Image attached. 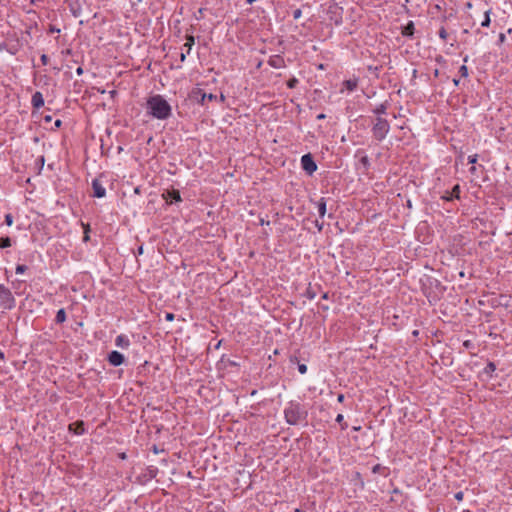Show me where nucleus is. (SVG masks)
Here are the masks:
<instances>
[{"instance_id": "f257e3e1", "label": "nucleus", "mask_w": 512, "mask_h": 512, "mask_svg": "<svg viewBox=\"0 0 512 512\" xmlns=\"http://www.w3.org/2000/svg\"><path fill=\"white\" fill-rule=\"evenodd\" d=\"M284 419L288 425L291 426H307L308 425V408L297 400H290L287 402L284 410Z\"/></svg>"}, {"instance_id": "f03ea898", "label": "nucleus", "mask_w": 512, "mask_h": 512, "mask_svg": "<svg viewBox=\"0 0 512 512\" xmlns=\"http://www.w3.org/2000/svg\"><path fill=\"white\" fill-rule=\"evenodd\" d=\"M420 288L430 304L438 302L446 292V286L430 275H424L420 278Z\"/></svg>"}, {"instance_id": "7ed1b4c3", "label": "nucleus", "mask_w": 512, "mask_h": 512, "mask_svg": "<svg viewBox=\"0 0 512 512\" xmlns=\"http://www.w3.org/2000/svg\"><path fill=\"white\" fill-rule=\"evenodd\" d=\"M147 110L157 119H167L171 115V106L161 95L148 98Z\"/></svg>"}, {"instance_id": "20e7f679", "label": "nucleus", "mask_w": 512, "mask_h": 512, "mask_svg": "<svg viewBox=\"0 0 512 512\" xmlns=\"http://www.w3.org/2000/svg\"><path fill=\"white\" fill-rule=\"evenodd\" d=\"M108 181V175L105 172L100 173L96 178H94L91 183V196L94 198H104L106 196V189L104 184Z\"/></svg>"}, {"instance_id": "39448f33", "label": "nucleus", "mask_w": 512, "mask_h": 512, "mask_svg": "<svg viewBox=\"0 0 512 512\" xmlns=\"http://www.w3.org/2000/svg\"><path fill=\"white\" fill-rule=\"evenodd\" d=\"M16 306V300L11 290L4 284H0V309L12 310Z\"/></svg>"}, {"instance_id": "423d86ee", "label": "nucleus", "mask_w": 512, "mask_h": 512, "mask_svg": "<svg viewBox=\"0 0 512 512\" xmlns=\"http://www.w3.org/2000/svg\"><path fill=\"white\" fill-rule=\"evenodd\" d=\"M301 168L305 173L309 176H312L317 171V164L314 160V157L311 153H306L302 155L300 160Z\"/></svg>"}, {"instance_id": "0eeeda50", "label": "nucleus", "mask_w": 512, "mask_h": 512, "mask_svg": "<svg viewBox=\"0 0 512 512\" xmlns=\"http://www.w3.org/2000/svg\"><path fill=\"white\" fill-rule=\"evenodd\" d=\"M159 470L156 466H147L144 471L136 477V483L146 485L149 481L156 478Z\"/></svg>"}, {"instance_id": "6e6552de", "label": "nucleus", "mask_w": 512, "mask_h": 512, "mask_svg": "<svg viewBox=\"0 0 512 512\" xmlns=\"http://www.w3.org/2000/svg\"><path fill=\"white\" fill-rule=\"evenodd\" d=\"M167 205L178 204L182 202V197L178 189H165L161 195Z\"/></svg>"}, {"instance_id": "1a4fd4ad", "label": "nucleus", "mask_w": 512, "mask_h": 512, "mask_svg": "<svg viewBox=\"0 0 512 512\" xmlns=\"http://www.w3.org/2000/svg\"><path fill=\"white\" fill-rule=\"evenodd\" d=\"M130 132H133L135 134V140H139V136L143 137V143L146 150L149 149V147H156V144L154 142V136L150 133H145L144 130H130Z\"/></svg>"}, {"instance_id": "9d476101", "label": "nucleus", "mask_w": 512, "mask_h": 512, "mask_svg": "<svg viewBox=\"0 0 512 512\" xmlns=\"http://www.w3.org/2000/svg\"><path fill=\"white\" fill-rule=\"evenodd\" d=\"M106 360L111 366L118 367L125 363L126 358L121 352L112 350L107 354Z\"/></svg>"}, {"instance_id": "9b49d317", "label": "nucleus", "mask_w": 512, "mask_h": 512, "mask_svg": "<svg viewBox=\"0 0 512 512\" xmlns=\"http://www.w3.org/2000/svg\"><path fill=\"white\" fill-rule=\"evenodd\" d=\"M69 433L73 435H83L86 432L85 422L83 420H77L68 425Z\"/></svg>"}, {"instance_id": "f8f14e48", "label": "nucleus", "mask_w": 512, "mask_h": 512, "mask_svg": "<svg viewBox=\"0 0 512 512\" xmlns=\"http://www.w3.org/2000/svg\"><path fill=\"white\" fill-rule=\"evenodd\" d=\"M229 367L239 368L240 364L237 361L230 359L228 356L222 355V357L220 358V360L217 363V368L220 370V369H227Z\"/></svg>"}, {"instance_id": "ddd939ff", "label": "nucleus", "mask_w": 512, "mask_h": 512, "mask_svg": "<svg viewBox=\"0 0 512 512\" xmlns=\"http://www.w3.org/2000/svg\"><path fill=\"white\" fill-rule=\"evenodd\" d=\"M310 202L313 203L318 211L319 217L321 219L324 218L327 212V200L324 197H321L319 200L315 201L313 199H310Z\"/></svg>"}, {"instance_id": "4468645a", "label": "nucleus", "mask_w": 512, "mask_h": 512, "mask_svg": "<svg viewBox=\"0 0 512 512\" xmlns=\"http://www.w3.org/2000/svg\"><path fill=\"white\" fill-rule=\"evenodd\" d=\"M115 137L117 141L123 145H128L130 141L135 140V135L133 136L129 131L126 130L118 131Z\"/></svg>"}, {"instance_id": "2eb2a0df", "label": "nucleus", "mask_w": 512, "mask_h": 512, "mask_svg": "<svg viewBox=\"0 0 512 512\" xmlns=\"http://www.w3.org/2000/svg\"><path fill=\"white\" fill-rule=\"evenodd\" d=\"M370 159L367 155H362L359 157L356 169L360 170L362 174H367L368 170L370 169Z\"/></svg>"}, {"instance_id": "dca6fc26", "label": "nucleus", "mask_w": 512, "mask_h": 512, "mask_svg": "<svg viewBox=\"0 0 512 512\" xmlns=\"http://www.w3.org/2000/svg\"><path fill=\"white\" fill-rule=\"evenodd\" d=\"M27 498L34 506H40L44 501V495L39 491H30Z\"/></svg>"}, {"instance_id": "f3484780", "label": "nucleus", "mask_w": 512, "mask_h": 512, "mask_svg": "<svg viewBox=\"0 0 512 512\" xmlns=\"http://www.w3.org/2000/svg\"><path fill=\"white\" fill-rule=\"evenodd\" d=\"M268 64L276 69L285 67V60L281 55H273L269 58Z\"/></svg>"}, {"instance_id": "a211bd4d", "label": "nucleus", "mask_w": 512, "mask_h": 512, "mask_svg": "<svg viewBox=\"0 0 512 512\" xmlns=\"http://www.w3.org/2000/svg\"><path fill=\"white\" fill-rule=\"evenodd\" d=\"M358 82H359V79L357 77L343 81V83H342L343 87L340 90V92H343L344 90H347L349 92L354 91L358 87Z\"/></svg>"}, {"instance_id": "6ab92c4d", "label": "nucleus", "mask_w": 512, "mask_h": 512, "mask_svg": "<svg viewBox=\"0 0 512 512\" xmlns=\"http://www.w3.org/2000/svg\"><path fill=\"white\" fill-rule=\"evenodd\" d=\"M130 343V339L125 334H120L115 339V345L121 349H128Z\"/></svg>"}, {"instance_id": "aec40b11", "label": "nucleus", "mask_w": 512, "mask_h": 512, "mask_svg": "<svg viewBox=\"0 0 512 512\" xmlns=\"http://www.w3.org/2000/svg\"><path fill=\"white\" fill-rule=\"evenodd\" d=\"M496 369V364L492 361H488L487 365L484 367L480 374L485 375L488 379H491L494 377V372Z\"/></svg>"}, {"instance_id": "412c9836", "label": "nucleus", "mask_w": 512, "mask_h": 512, "mask_svg": "<svg viewBox=\"0 0 512 512\" xmlns=\"http://www.w3.org/2000/svg\"><path fill=\"white\" fill-rule=\"evenodd\" d=\"M31 103L35 109L42 108L44 106V98L41 92L37 91L32 95Z\"/></svg>"}, {"instance_id": "4be33fe9", "label": "nucleus", "mask_w": 512, "mask_h": 512, "mask_svg": "<svg viewBox=\"0 0 512 512\" xmlns=\"http://www.w3.org/2000/svg\"><path fill=\"white\" fill-rule=\"evenodd\" d=\"M320 289H321L320 285L312 286L311 284H309L303 295L306 298H308L309 300H313L316 297V295Z\"/></svg>"}, {"instance_id": "5701e85b", "label": "nucleus", "mask_w": 512, "mask_h": 512, "mask_svg": "<svg viewBox=\"0 0 512 512\" xmlns=\"http://www.w3.org/2000/svg\"><path fill=\"white\" fill-rule=\"evenodd\" d=\"M372 473L380 474L386 478L390 475V469H389V467L383 466L378 463L372 467Z\"/></svg>"}, {"instance_id": "b1692460", "label": "nucleus", "mask_w": 512, "mask_h": 512, "mask_svg": "<svg viewBox=\"0 0 512 512\" xmlns=\"http://www.w3.org/2000/svg\"><path fill=\"white\" fill-rule=\"evenodd\" d=\"M67 319V314H66V311L64 308H61L57 311L56 313V316H55V323L60 325V324H63Z\"/></svg>"}, {"instance_id": "393cba45", "label": "nucleus", "mask_w": 512, "mask_h": 512, "mask_svg": "<svg viewBox=\"0 0 512 512\" xmlns=\"http://www.w3.org/2000/svg\"><path fill=\"white\" fill-rule=\"evenodd\" d=\"M445 200L447 201H451L453 199H459L460 198V186L458 184H456L451 192H450V195L449 196H444L443 197Z\"/></svg>"}, {"instance_id": "a878e982", "label": "nucleus", "mask_w": 512, "mask_h": 512, "mask_svg": "<svg viewBox=\"0 0 512 512\" xmlns=\"http://www.w3.org/2000/svg\"><path fill=\"white\" fill-rule=\"evenodd\" d=\"M14 243H15V240H13V239H12L11 237H9V236H1V237H0V248H1V249L9 248V247H11Z\"/></svg>"}, {"instance_id": "bb28decb", "label": "nucleus", "mask_w": 512, "mask_h": 512, "mask_svg": "<svg viewBox=\"0 0 512 512\" xmlns=\"http://www.w3.org/2000/svg\"><path fill=\"white\" fill-rule=\"evenodd\" d=\"M414 31H415V26H414V23L413 21H409L404 27H403V30H402V34L404 36H412L414 34Z\"/></svg>"}, {"instance_id": "cd10ccee", "label": "nucleus", "mask_w": 512, "mask_h": 512, "mask_svg": "<svg viewBox=\"0 0 512 512\" xmlns=\"http://www.w3.org/2000/svg\"><path fill=\"white\" fill-rule=\"evenodd\" d=\"M194 42H195L194 36H192V35L186 36V43L184 44V47L187 49L186 50L187 54H190V51L192 49V46L194 45Z\"/></svg>"}, {"instance_id": "c85d7f7f", "label": "nucleus", "mask_w": 512, "mask_h": 512, "mask_svg": "<svg viewBox=\"0 0 512 512\" xmlns=\"http://www.w3.org/2000/svg\"><path fill=\"white\" fill-rule=\"evenodd\" d=\"M335 421L340 425L341 430L344 431L348 428V423L344 420V416L342 414H338Z\"/></svg>"}, {"instance_id": "c756f323", "label": "nucleus", "mask_w": 512, "mask_h": 512, "mask_svg": "<svg viewBox=\"0 0 512 512\" xmlns=\"http://www.w3.org/2000/svg\"><path fill=\"white\" fill-rule=\"evenodd\" d=\"M388 131L389 130H373L375 139L378 141L383 140Z\"/></svg>"}, {"instance_id": "7c9ffc66", "label": "nucleus", "mask_w": 512, "mask_h": 512, "mask_svg": "<svg viewBox=\"0 0 512 512\" xmlns=\"http://www.w3.org/2000/svg\"><path fill=\"white\" fill-rule=\"evenodd\" d=\"M28 270V266L25 264H17L15 268L16 274H24Z\"/></svg>"}, {"instance_id": "2f4dec72", "label": "nucleus", "mask_w": 512, "mask_h": 512, "mask_svg": "<svg viewBox=\"0 0 512 512\" xmlns=\"http://www.w3.org/2000/svg\"><path fill=\"white\" fill-rule=\"evenodd\" d=\"M490 10L485 12L484 20L481 23L482 27H488L490 25Z\"/></svg>"}, {"instance_id": "473e14b6", "label": "nucleus", "mask_w": 512, "mask_h": 512, "mask_svg": "<svg viewBox=\"0 0 512 512\" xmlns=\"http://www.w3.org/2000/svg\"><path fill=\"white\" fill-rule=\"evenodd\" d=\"M14 222V217L11 213H8L5 215V218H4V223L7 225V226H12Z\"/></svg>"}, {"instance_id": "72a5a7b5", "label": "nucleus", "mask_w": 512, "mask_h": 512, "mask_svg": "<svg viewBox=\"0 0 512 512\" xmlns=\"http://www.w3.org/2000/svg\"><path fill=\"white\" fill-rule=\"evenodd\" d=\"M478 157H479L478 154L469 155L468 159H467L468 164L475 165L478 161Z\"/></svg>"}, {"instance_id": "f704fd0d", "label": "nucleus", "mask_w": 512, "mask_h": 512, "mask_svg": "<svg viewBox=\"0 0 512 512\" xmlns=\"http://www.w3.org/2000/svg\"><path fill=\"white\" fill-rule=\"evenodd\" d=\"M144 253V245L143 244H140L136 250L133 251V254L135 255V257H138L140 255H142Z\"/></svg>"}, {"instance_id": "c9c22d12", "label": "nucleus", "mask_w": 512, "mask_h": 512, "mask_svg": "<svg viewBox=\"0 0 512 512\" xmlns=\"http://www.w3.org/2000/svg\"><path fill=\"white\" fill-rule=\"evenodd\" d=\"M297 368H298V371H299L300 374H306L307 369H308L307 365L304 364V363H298L297 364Z\"/></svg>"}, {"instance_id": "e433bc0d", "label": "nucleus", "mask_w": 512, "mask_h": 512, "mask_svg": "<svg viewBox=\"0 0 512 512\" xmlns=\"http://www.w3.org/2000/svg\"><path fill=\"white\" fill-rule=\"evenodd\" d=\"M455 164L458 165V164H464V153L463 152H460L456 158H455Z\"/></svg>"}, {"instance_id": "4c0bfd02", "label": "nucleus", "mask_w": 512, "mask_h": 512, "mask_svg": "<svg viewBox=\"0 0 512 512\" xmlns=\"http://www.w3.org/2000/svg\"><path fill=\"white\" fill-rule=\"evenodd\" d=\"M297 84H298V79H296L294 77L289 79L288 82H287L288 88H291V89L295 88L297 86Z\"/></svg>"}, {"instance_id": "58836bf2", "label": "nucleus", "mask_w": 512, "mask_h": 512, "mask_svg": "<svg viewBox=\"0 0 512 512\" xmlns=\"http://www.w3.org/2000/svg\"><path fill=\"white\" fill-rule=\"evenodd\" d=\"M459 73L462 77H467L468 76V68L465 66V65H462L460 68H459Z\"/></svg>"}, {"instance_id": "ea45409f", "label": "nucleus", "mask_w": 512, "mask_h": 512, "mask_svg": "<svg viewBox=\"0 0 512 512\" xmlns=\"http://www.w3.org/2000/svg\"><path fill=\"white\" fill-rule=\"evenodd\" d=\"M206 98H207L208 100H214V99H216V98H217V96H216V95H213V94H211V93H210V94L203 93V94H202V99H201V101H202V102H204Z\"/></svg>"}, {"instance_id": "a19ab883", "label": "nucleus", "mask_w": 512, "mask_h": 512, "mask_svg": "<svg viewBox=\"0 0 512 512\" xmlns=\"http://www.w3.org/2000/svg\"><path fill=\"white\" fill-rule=\"evenodd\" d=\"M314 224H315V226H316V228H317L318 232H321V231L323 230L324 222L319 221L318 219H316V220L314 221Z\"/></svg>"}, {"instance_id": "79ce46f5", "label": "nucleus", "mask_w": 512, "mask_h": 512, "mask_svg": "<svg viewBox=\"0 0 512 512\" xmlns=\"http://www.w3.org/2000/svg\"><path fill=\"white\" fill-rule=\"evenodd\" d=\"M454 498H455L458 502L462 501V500H463V498H464V493H463V491H458V492H456V493L454 494Z\"/></svg>"}, {"instance_id": "37998d69", "label": "nucleus", "mask_w": 512, "mask_h": 512, "mask_svg": "<svg viewBox=\"0 0 512 512\" xmlns=\"http://www.w3.org/2000/svg\"><path fill=\"white\" fill-rule=\"evenodd\" d=\"M81 226L83 228V232L91 233V226L89 223L81 222Z\"/></svg>"}, {"instance_id": "c03bdc74", "label": "nucleus", "mask_w": 512, "mask_h": 512, "mask_svg": "<svg viewBox=\"0 0 512 512\" xmlns=\"http://www.w3.org/2000/svg\"><path fill=\"white\" fill-rule=\"evenodd\" d=\"M289 362H290V364H298V363H300L297 355H290Z\"/></svg>"}, {"instance_id": "a18cd8bd", "label": "nucleus", "mask_w": 512, "mask_h": 512, "mask_svg": "<svg viewBox=\"0 0 512 512\" xmlns=\"http://www.w3.org/2000/svg\"><path fill=\"white\" fill-rule=\"evenodd\" d=\"M439 36L442 38V39H446L447 36H448V33L447 31L445 30L444 27H442L440 30H439Z\"/></svg>"}, {"instance_id": "49530a36", "label": "nucleus", "mask_w": 512, "mask_h": 512, "mask_svg": "<svg viewBox=\"0 0 512 512\" xmlns=\"http://www.w3.org/2000/svg\"><path fill=\"white\" fill-rule=\"evenodd\" d=\"M301 15H302L301 9H296L293 11V18L295 20L299 19L301 17Z\"/></svg>"}, {"instance_id": "de8ad7c7", "label": "nucleus", "mask_w": 512, "mask_h": 512, "mask_svg": "<svg viewBox=\"0 0 512 512\" xmlns=\"http://www.w3.org/2000/svg\"><path fill=\"white\" fill-rule=\"evenodd\" d=\"M174 319H175V315H174L173 313H171V312H167V313L165 314V320H166V321H169V322H170V321H173Z\"/></svg>"}, {"instance_id": "09e8293b", "label": "nucleus", "mask_w": 512, "mask_h": 512, "mask_svg": "<svg viewBox=\"0 0 512 512\" xmlns=\"http://www.w3.org/2000/svg\"><path fill=\"white\" fill-rule=\"evenodd\" d=\"M463 346L466 348V349H471L473 348V343L470 341V340H465L463 342Z\"/></svg>"}, {"instance_id": "8fccbe9b", "label": "nucleus", "mask_w": 512, "mask_h": 512, "mask_svg": "<svg viewBox=\"0 0 512 512\" xmlns=\"http://www.w3.org/2000/svg\"><path fill=\"white\" fill-rule=\"evenodd\" d=\"M82 241L84 243H87L90 241V233H87V232H83V238H82Z\"/></svg>"}, {"instance_id": "3c124183", "label": "nucleus", "mask_w": 512, "mask_h": 512, "mask_svg": "<svg viewBox=\"0 0 512 512\" xmlns=\"http://www.w3.org/2000/svg\"><path fill=\"white\" fill-rule=\"evenodd\" d=\"M40 59H41V62H42L43 65H47L48 64L49 57L46 54H43Z\"/></svg>"}, {"instance_id": "603ef678", "label": "nucleus", "mask_w": 512, "mask_h": 512, "mask_svg": "<svg viewBox=\"0 0 512 512\" xmlns=\"http://www.w3.org/2000/svg\"><path fill=\"white\" fill-rule=\"evenodd\" d=\"M151 450H152V452H153L154 454H159L160 452H162V451H163V449H159V448H158V446H157L156 444H154V445L152 446Z\"/></svg>"}, {"instance_id": "864d4df0", "label": "nucleus", "mask_w": 512, "mask_h": 512, "mask_svg": "<svg viewBox=\"0 0 512 512\" xmlns=\"http://www.w3.org/2000/svg\"><path fill=\"white\" fill-rule=\"evenodd\" d=\"M137 143H138V148L139 149H142L143 146H144V143H143V137L142 136H139V140H135Z\"/></svg>"}, {"instance_id": "5fc2aeb1", "label": "nucleus", "mask_w": 512, "mask_h": 512, "mask_svg": "<svg viewBox=\"0 0 512 512\" xmlns=\"http://www.w3.org/2000/svg\"><path fill=\"white\" fill-rule=\"evenodd\" d=\"M345 400V395L343 393H339L338 396H337V401L339 403H343Z\"/></svg>"}, {"instance_id": "6e6d98bb", "label": "nucleus", "mask_w": 512, "mask_h": 512, "mask_svg": "<svg viewBox=\"0 0 512 512\" xmlns=\"http://www.w3.org/2000/svg\"><path fill=\"white\" fill-rule=\"evenodd\" d=\"M469 172L472 174V175H477V167L475 165H472L469 169Z\"/></svg>"}, {"instance_id": "4d7b16f0", "label": "nucleus", "mask_w": 512, "mask_h": 512, "mask_svg": "<svg viewBox=\"0 0 512 512\" xmlns=\"http://www.w3.org/2000/svg\"><path fill=\"white\" fill-rule=\"evenodd\" d=\"M49 32L50 33H59L60 32V29L56 28L55 26L51 25L50 28H49Z\"/></svg>"}, {"instance_id": "13d9d810", "label": "nucleus", "mask_w": 512, "mask_h": 512, "mask_svg": "<svg viewBox=\"0 0 512 512\" xmlns=\"http://www.w3.org/2000/svg\"><path fill=\"white\" fill-rule=\"evenodd\" d=\"M118 458H120L121 460H126L127 454L125 452H121L118 454Z\"/></svg>"}, {"instance_id": "bf43d9fd", "label": "nucleus", "mask_w": 512, "mask_h": 512, "mask_svg": "<svg viewBox=\"0 0 512 512\" xmlns=\"http://www.w3.org/2000/svg\"><path fill=\"white\" fill-rule=\"evenodd\" d=\"M37 163H39L41 165V168L43 167L44 165V156H40L37 158Z\"/></svg>"}, {"instance_id": "052dcab7", "label": "nucleus", "mask_w": 512, "mask_h": 512, "mask_svg": "<svg viewBox=\"0 0 512 512\" xmlns=\"http://www.w3.org/2000/svg\"><path fill=\"white\" fill-rule=\"evenodd\" d=\"M43 119H44L45 123H49L52 120V116L48 114V115H45L43 117Z\"/></svg>"}, {"instance_id": "680f3d73", "label": "nucleus", "mask_w": 512, "mask_h": 512, "mask_svg": "<svg viewBox=\"0 0 512 512\" xmlns=\"http://www.w3.org/2000/svg\"><path fill=\"white\" fill-rule=\"evenodd\" d=\"M505 39H506L505 34H504V33H500V34H499V42H500V43H503V42L505 41Z\"/></svg>"}, {"instance_id": "e2e57ef3", "label": "nucleus", "mask_w": 512, "mask_h": 512, "mask_svg": "<svg viewBox=\"0 0 512 512\" xmlns=\"http://www.w3.org/2000/svg\"><path fill=\"white\" fill-rule=\"evenodd\" d=\"M60 125H61V120H60L59 118H57V119L54 121V126H55L56 128H59V127H60Z\"/></svg>"}, {"instance_id": "0e129e2a", "label": "nucleus", "mask_w": 512, "mask_h": 512, "mask_svg": "<svg viewBox=\"0 0 512 512\" xmlns=\"http://www.w3.org/2000/svg\"><path fill=\"white\" fill-rule=\"evenodd\" d=\"M260 224H261V225H269V224H270V221L265 220V219H263V218H260Z\"/></svg>"}, {"instance_id": "69168bd1", "label": "nucleus", "mask_w": 512, "mask_h": 512, "mask_svg": "<svg viewBox=\"0 0 512 512\" xmlns=\"http://www.w3.org/2000/svg\"><path fill=\"white\" fill-rule=\"evenodd\" d=\"M321 298H322L323 300H328V299H329V292H324V293L322 294Z\"/></svg>"}, {"instance_id": "338daca9", "label": "nucleus", "mask_w": 512, "mask_h": 512, "mask_svg": "<svg viewBox=\"0 0 512 512\" xmlns=\"http://www.w3.org/2000/svg\"><path fill=\"white\" fill-rule=\"evenodd\" d=\"M308 138H316V136H315L314 132L309 131V132H308V134H307V136H306V139H308Z\"/></svg>"}, {"instance_id": "774afa93", "label": "nucleus", "mask_w": 512, "mask_h": 512, "mask_svg": "<svg viewBox=\"0 0 512 512\" xmlns=\"http://www.w3.org/2000/svg\"><path fill=\"white\" fill-rule=\"evenodd\" d=\"M186 54H187V53H183V52L180 54V60H181V62H184V61H185V59H186Z\"/></svg>"}]
</instances>
